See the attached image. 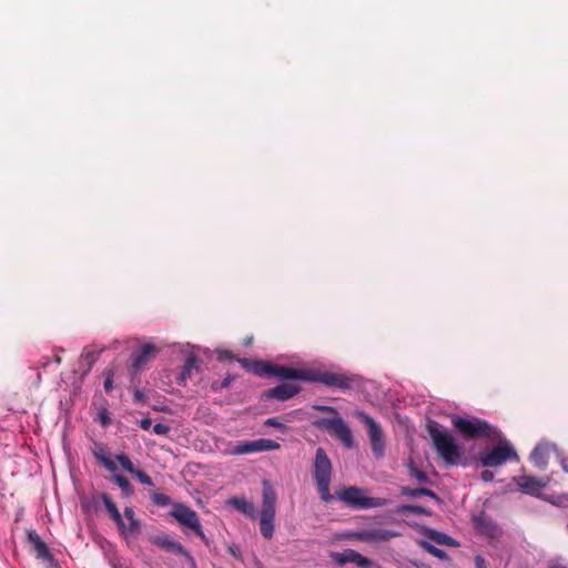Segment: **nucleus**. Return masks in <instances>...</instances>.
<instances>
[{"label":"nucleus","mask_w":568,"mask_h":568,"mask_svg":"<svg viewBox=\"0 0 568 568\" xmlns=\"http://www.w3.org/2000/svg\"><path fill=\"white\" fill-rule=\"evenodd\" d=\"M488 503L484 504V509L473 517L475 530L487 538H494L496 534V525L493 516L488 514Z\"/></svg>","instance_id":"14"},{"label":"nucleus","mask_w":568,"mask_h":568,"mask_svg":"<svg viewBox=\"0 0 568 568\" xmlns=\"http://www.w3.org/2000/svg\"><path fill=\"white\" fill-rule=\"evenodd\" d=\"M481 478H483V480H485V481H491V480H493V478H494V473H493V471H490V470H484V471L481 473Z\"/></svg>","instance_id":"47"},{"label":"nucleus","mask_w":568,"mask_h":568,"mask_svg":"<svg viewBox=\"0 0 568 568\" xmlns=\"http://www.w3.org/2000/svg\"><path fill=\"white\" fill-rule=\"evenodd\" d=\"M54 362H55L57 364H61V357H60V356H55V357H54Z\"/></svg>","instance_id":"52"},{"label":"nucleus","mask_w":568,"mask_h":568,"mask_svg":"<svg viewBox=\"0 0 568 568\" xmlns=\"http://www.w3.org/2000/svg\"><path fill=\"white\" fill-rule=\"evenodd\" d=\"M356 416L366 426L373 455L377 459L384 457L385 440H384V434H383L381 426L369 415L365 414L364 412H357Z\"/></svg>","instance_id":"9"},{"label":"nucleus","mask_w":568,"mask_h":568,"mask_svg":"<svg viewBox=\"0 0 568 568\" xmlns=\"http://www.w3.org/2000/svg\"><path fill=\"white\" fill-rule=\"evenodd\" d=\"M314 479L317 486V491L325 503L333 500V496L329 491V484L332 478V463L326 452L318 447L315 454L314 463Z\"/></svg>","instance_id":"4"},{"label":"nucleus","mask_w":568,"mask_h":568,"mask_svg":"<svg viewBox=\"0 0 568 568\" xmlns=\"http://www.w3.org/2000/svg\"><path fill=\"white\" fill-rule=\"evenodd\" d=\"M100 498H101L102 503L104 504L111 519L115 523L118 528L120 530H124L125 524L123 521V518H122L116 505L113 503L112 498L105 493L101 494Z\"/></svg>","instance_id":"23"},{"label":"nucleus","mask_w":568,"mask_h":568,"mask_svg":"<svg viewBox=\"0 0 568 568\" xmlns=\"http://www.w3.org/2000/svg\"><path fill=\"white\" fill-rule=\"evenodd\" d=\"M141 529V523L136 518L133 520H129V526H125L124 530H121L122 532H125L126 530L131 534L139 532Z\"/></svg>","instance_id":"40"},{"label":"nucleus","mask_w":568,"mask_h":568,"mask_svg":"<svg viewBox=\"0 0 568 568\" xmlns=\"http://www.w3.org/2000/svg\"><path fill=\"white\" fill-rule=\"evenodd\" d=\"M519 457L509 440L499 434L498 462L499 465L506 462H518Z\"/></svg>","instance_id":"21"},{"label":"nucleus","mask_w":568,"mask_h":568,"mask_svg":"<svg viewBox=\"0 0 568 568\" xmlns=\"http://www.w3.org/2000/svg\"><path fill=\"white\" fill-rule=\"evenodd\" d=\"M170 515L184 527L190 528L194 531L205 544H207V538L202 530V526L199 519L197 514L190 507L184 504H174Z\"/></svg>","instance_id":"8"},{"label":"nucleus","mask_w":568,"mask_h":568,"mask_svg":"<svg viewBox=\"0 0 568 568\" xmlns=\"http://www.w3.org/2000/svg\"><path fill=\"white\" fill-rule=\"evenodd\" d=\"M420 545L427 552H429L430 555L438 559L445 560L448 558L447 552L445 550L437 548L427 541H422Z\"/></svg>","instance_id":"32"},{"label":"nucleus","mask_w":568,"mask_h":568,"mask_svg":"<svg viewBox=\"0 0 568 568\" xmlns=\"http://www.w3.org/2000/svg\"><path fill=\"white\" fill-rule=\"evenodd\" d=\"M415 566H416L417 568H428V567H427V566H425V565H418V564H415Z\"/></svg>","instance_id":"53"},{"label":"nucleus","mask_w":568,"mask_h":568,"mask_svg":"<svg viewBox=\"0 0 568 568\" xmlns=\"http://www.w3.org/2000/svg\"><path fill=\"white\" fill-rule=\"evenodd\" d=\"M152 503L159 507H165L171 504V498L162 493H153L151 495Z\"/></svg>","instance_id":"35"},{"label":"nucleus","mask_w":568,"mask_h":568,"mask_svg":"<svg viewBox=\"0 0 568 568\" xmlns=\"http://www.w3.org/2000/svg\"><path fill=\"white\" fill-rule=\"evenodd\" d=\"M521 493L539 497V491L546 483L532 476H520L516 479Z\"/></svg>","instance_id":"17"},{"label":"nucleus","mask_w":568,"mask_h":568,"mask_svg":"<svg viewBox=\"0 0 568 568\" xmlns=\"http://www.w3.org/2000/svg\"><path fill=\"white\" fill-rule=\"evenodd\" d=\"M153 432L156 434V435H168L169 432H170V427L165 424H162V423H158L153 426Z\"/></svg>","instance_id":"42"},{"label":"nucleus","mask_w":568,"mask_h":568,"mask_svg":"<svg viewBox=\"0 0 568 568\" xmlns=\"http://www.w3.org/2000/svg\"><path fill=\"white\" fill-rule=\"evenodd\" d=\"M111 480L120 487L121 493L124 497H129L133 494V487L131 483L123 475L114 474L111 477Z\"/></svg>","instance_id":"28"},{"label":"nucleus","mask_w":568,"mask_h":568,"mask_svg":"<svg viewBox=\"0 0 568 568\" xmlns=\"http://www.w3.org/2000/svg\"><path fill=\"white\" fill-rule=\"evenodd\" d=\"M337 498L353 509H369L388 505L385 498L363 496L362 489L355 486L344 488L336 493Z\"/></svg>","instance_id":"5"},{"label":"nucleus","mask_w":568,"mask_h":568,"mask_svg":"<svg viewBox=\"0 0 568 568\" xmlns=\"http://www.w3.org/2000/svg\"><path fill=\"white\" fill-rule=\"evenodd\" d=\"M233 379L234 377L232 375H227L219 386L215 383H213L212 388L214 390L227 388L232 384Z\"/></svg>","instance_id":"41"},{"label":"nucleus","mask_w":568,"mask_h":568,"mask_svg":"<svg viewBox=\"0 0 568 568\" xmlns=\"http://www.w3.org/2000/svg\"><path fill=\"white\" fill-rule=\"evenodd\" d=\"M229 505H231L233 508H235L237 511L246 515V516H253L254 515V505L246 500L244 497H234L229 500Z\"/></svg>","instance_id":"25"},{"label":"nucleus","mask_w":568,"mask_h":568,"mask_svg":"<svg viewBox=\"0 0 568 568\" xmlns=\"http://www.w3.org/2000/svg\"><path fill=\"white\" fill-rule=\"evenodd\" d=\"M217 359L220 362H226V361L234 359V356H233L232 352L223 349V351L217 352Z\"/></svg>","instance_id":"43"},{"label":"nucleus","mask_w":568,"mask_h":568,"mask_svg":"<svg viewBox=\"0 0 568 568\" xmlns=\"http://www.w3.org/2000/svg\"><path fill=\"white\" fill-rule=\"evenodd\" d=\"M315 410L328 413L332 417L318 418L313 422V426L317 429L327 432L331 436L338 439L346 448L354 447V439L349 427L345 424L339 416L336 408L325 405H314Z\"/></svg>","instance_id":"1"},{"label":"nucleus","mask_w":568,"mask_h":568,"mask_svg":"<svg viewBox=\"0 0 568 568\" xmlns=\"http://www.w3.org/2000/svg\"><path fill=\"white\" fill-rule=\"evenodd\" d=\"M275 507L276 494L273 488L266 481H264L261 515L275 516Z\"/></svg>","instance_id":"20"},{"label":"nucleus","mask_w":568,"mask_h":568,"mask_svg":"<svg viewBox=\"0 0 568 568\" xmlns=\"http://www.w3.org/2000/svg\"><path fill=\"white\" fill-rule=\"evenodd\" d=\"M274 518L275 516L261 515L260 530L264 538L271 539L274 532Z\"/></svg>","instance_id":"27"},{"label":"nucleus","mask_w":568,"mask_h":568,"mask_svg":"<svg viewBox=\"0 0 568 568\" xmlns=\"http://www.w3.org/2000/svg\"><path fill=\"white\" fill-rule=\"evenodd\" d=\"M281 445L274 440L271 439H256V440H246L237 444L233 447L232 454L233 455H247V454H254L260 452H271L280 449Z\"/></svg>","instance_id":"10"},{"label":"nucleus","mask_w":568,"mask_h":568,"mask_svg":"<svg viewBox=\"0 0 568 568\" xmlns=\"http://www.w3.org/2000/svg\"><path fill=\"white\" fill-rule=\"evenodd\" d=\"M28 540L32 545V549L39 559H42L43 561H51L53 559L47 544L36 531L31 530L28 532Z\"/></svg>","instance_id":"18"},{"label":"nucleus","mask_w":568,"mask_h":568,"mask_svg":"<svg viewBox=\"0 0 568 568\" xmlns=\"http://www.w3.org/2000/svg\"><path fill=\"white\" fill-rule=\"evenodd\" d=\"M265 426L275 427L281 430H285L286 426L280 422L278 417H271L264 422Z\"/></svg>","instance_id":"38"},{"label":"nucleus","mask_w":568,"mask_h":568,"mask_svg":"<svg viewBox=\"0 0 568 568\" xmlns=\"http://www.w3.org/2000/svg\"><path fill=\"white\" fill-rule=\"evenodd\" d=\"M231 552H232V555H233L234 557H236V558L239 557V556L236 555V551H234V550H232V549H231Z\"/></svg>","instance_id":"55"},{"label":"nucleus","mask_w":568,"mask_h":568,"mask_svg":"<svg viewBox=\"0 0 568 568\" xmlns=\"http://www.w3.org/2000/svg\"><path fill=\"white\" fill-rule=\"evenodd\" d=\"M396 513L397 514L410 513V514L424 515V516L432 515L430 510L426 509L423 506H418V505H402V506L397 507Z\"/></svg>","instance_id":"29"},{"label":"nucleus","mask_w":568,"mask_h":568,"mask_svg":"<svg viewBox=\"0 0 568 568\" xmlns=\"http://www.w3.org/2000/svg\"><path fill=\"white\" fill-rule=\"evenodd\" d=\"M100 352H97L94 349H90L89 347H84L81 354V357L88 363V368L85 373H89L93 366V364L97 362L99 357Z\"/></svg>","instance_id":"31"},{"label":"nucleus","mask_w":568,"mask_h":568,"mask_svg":"<svg viewBox=\"0 0 568 568\" xmlns=\"http://www.w3.org/2000/svg\"><path fill=\"white\" fill-rule=\"evenodd\" d=\"M113 371L109 369L105 372L104 390L110 393L113 389Z\"/></svg>","instance_id":"39"},{"label":"nucleus","mask_w":568,"mask_h":568,"mask_svg":"<svg viewBox=\"0 0 568 568\" xmlns=\"http://www.w3.org/2000/svg\"><path fill=\"white\" fill-rule=\"evenodd\" d=\"M449 540H450V538L445 535H440V538L436 539L437 542L444 544V545H449V542H448Z\"/></svg>","instance_id":"49"},{"label":"nucleus","mask_w":568,"mask_h":568,"mask_svg":"<svg viewBox=\"0 0 568 568\" xmlns=\"http://www.w3.org/2000/svg\"><path fill=\"white\" fill-rule=\"evenodd\" d=\"M561 467L564 468L565 471H568V457L567 458H562Z\"/></svg>","instance_id":"50"},{"label":"nucleus","mask_w":568,"mask_h":568,"mask_svg":"<svg viewBox=\"0 0 568 568\" xmlns=\"http://www.w3.org/2000/svg\"><path fill=\"white\" fill-rule=\"evenodd\" d=\"M144 400H145L144 394L141 390L136 389L134 392V402L135 403H143Z\"/></svg>","instance_id":"46"},{"label":"nucleus","mask_w":568,"mask_h":568,"mask_svg":"<svg viewBox=\"0 0 568 568\" xmlns=\"http://www.w3.org/2000/svg\"><path fill=\"white\" fill-rule=\"evenodd\" d=\"M116 460L119 462V464L121 465V467L130 473L131 475L134 473V470L136 469L132 463V460L130 459V457L125 454H120V455H116Z\"/></svg>","instance_id":"34"},{"label":"nucleus","mask_w":568,"mask_h":568,"mask_svg":"<svg viewBox=\"0 0 568 568\" xmlns=\"http://www.w3.org/2000/svg\"><path fill=\"white\" fill-rule=\"evenodd\" d=\"M484 466H497V445L493 446L489 452L480 456Z\"/></svg>","instance_id":"33"},{"label":"nucleus","mask_w":568,"mask_h":568,"mask_svg":"<svg viewBox=\"0 0 568 568\" xmlns=\"http://www.w3.org/2000/svg\"><path fill=\"white\" fill-rule=\"evenodd\" d=\"M409 474L420 483H425L428 479L427 475L415 466L409 467Z\"/></svg>","instance_id":"37"},{"label":"nucleus","mask_w":568,"mask_h":568,"mask_svg":"<svg viewBox=\"0 0 568 568\" xmlns=\"http://www.w3.org/2000/svg\"><path fill=\"white\" fill-rule=\"evenodd\" d=\"M307 382L320 383V384H323L331 388L347 390L353 387L354 377H352L345 373L328 372V371H325V372L310 371Z\"/></svg>","instance_id":"7"},{"label":"nucleus","mask_w":568,"mask_h":568,"mask_svg":"<svg viewBox=\"0 0 568 568\" xmlns=\"http://www.w3.org/2000/svg\"><path fill=\"white\" fill-rule=\"evenodd\" d=\"M452 425L464 440L486 439L495 434V428L490 424L477 417L465 418L454 415Z\"/></svg>","instance_id":"2"},{"label":"nucleus","mask_w":568,"mask_h":568,"mask_svg":"<svg viewBox=\"0 0 568 568\" xmlns=\"http://www.w3.org/2000/svg\"><path fill=\"white\" fill-rule=\"evenodd\" d=\"M475 565H476V568H485V560H484V558L480 557V556H476Z\"/></svg>","instance_id":"48"},{"label":"nucleus","mask_w":568,"mask_h":568,"mask_svg":"<svg viewBox=\"0 0 568 568\" xmlns=\"http://www.w3.org/2000/svg\"><path fill=\"white\" fill-rule=\"evenodd\" d=\"M237 362L248 373H252L256 376H270L271 374V365L263 361H251L247 358H237Z\"/></svg>","instance_id":"19"},{"label":"nucleus","mask_w":568,"mask_h":568,"mask_svg":"<svg viewBox=\"0 0 568 568\" xmlns=\"http://www.w3.org/2000/svg\"><path fill=\"white\" fill-rule=\"evenodd\" d=\"M152 544L166 552H173L183 556L192 566L195 567V560L191 554L169 535L161 534L152 538Z\"/></svg>","instance_id":"11"},{"label":"nucleus","mask_w":568,"mask_h":568,"mask_svg":"<svg viewBox=\"0 0 568 568\" xmlns=\"http://www.w3.org/2000/svg\"><path fill=\"white\" fill-rule=\"evenodd\" d=\"M399 536V532L390 529H385L379 526H369L363 529L349 531L347 534V538L351 540L369 544L387 542L390 539Z\"/></svg>","instance_id":"6"},{"label":"nucleus","mask_w":568,"mask_h":568,"mask_svg":"<svg viewBox=\"0 0 568 568\" xmlns=\"http://www.w3.org/2000/svg\"><path fill=\"white\" fill-rule=\"evenodd\" d=\"M308 372L307 369H298L285 365H271V374L270 376H276L286 381H308Z\"/></svg>","instance_id":"15"},{"label":"nucleus","mask_w":568,"mask_h":568,"mask_svg":"<svg viewBox=\"0 0 568 568\" xmlns=\"http://www.w3.org/2000/svg\"><path fill=\"white\" fill-rule=\"evenodd\" d=\"M141 484L152 487L154 485L152 478L141 469H135L132 474Z\"/></svg>","instance_id":"36"},{"label":"nucleus","mask_w":568,"mask_h":568,"mask_svg":"<svg viewBox=\"0 0 568 568\" xmlns=\"http://www.w3.org/2000/svg\"><path fill=\"white\" fill-rule=\"evenodd\" d=\"M196 368V358L193 356L187 357L180 374L181 383H184L186 379L191 378L193 371Z\"/></svg>","instance_id":"30"},{"label":"nucleus","mask_w":568,"mask_h":568,"mask_svg":"<svg viewBox=\"0 0 568 568\" xmlns=\"http://www.w3.org/2000/svg\"><path fill=\"white\" fill-rule=\"evenodd\" d=\"M93 456L100 462L110 473H114L118 469L116 464L108 456L104 447L101 444H95L93 449Z\"/></svg>","instance_id":"24"},{"label":"nucleus","mask_w":568,"mask_h":568,"mask_svg":"<svg viewBox=\"0 0 568 568\" xmlns=\"http://www.w3.org/2000/svg\"><path fill=\"white\" fill-rule=\"evenodd\" d=\"M152 426V419L146 417V418H143L140 420V427L143 429V430H148L150 429Z\"/></svg>","instance_id":"44"},{"label":"nucleus","mask_w":568,"mask_h":568,"mask_svg":"<svg viewBox=\"0 0 568 568\" xmlns=\"http://www.w3.org/2000/svg\"><path fill=\"white\" fill-rule=\"evenodd\" d=\"M159 353L160 348L151 343L142 345L141 348L132 356V374L135 375L143 371Z\"/></svg>","instance_id":"12"},{"label":"nucleus","mask_w":568,"mask_h":568,"mask_svg":"<svg viewBox=\"0 0 568 568\" xmlns=\"http://www.w3.org/2000/svg\"><path fill=\"white\" fill-rule=\"evenodd\" d=\"M531 463L539 468L540 470H545L548 466L549 460V448L547 445H537L531 454H530Z\"/></svg>","instance_id":"22"},{"label":"nucleus","mask_w":568,"mask_h":568,"mask_svg":"<svg viewBox=\"0 0 568 568\" xmlns=\"http://www.w3.org/2000/svg\"><path fill=\"white\" fill-rule=\"evenodd\" d=\"M301 390L300 386L293 385V384H281L273 388H270L263 394V398L270 399L275 398L278 400H287L292 397H294L296 394H298Z\"/></svg>","instance_id":"16"},{"label":"nucleus","mask_w":568,"mask_h":568,"mask_svg":"<svg viewBox=\"0 0 568 568\" xmlns=\"http://www.w3.org/2000/svg\"><path fill=\"white\" fill-rule=\"evenodd\" d=\"M551 568H566V567L557 565V566H554Z\"/></svg>","instance_id":"56"},{"label":"nucleus","mask_w":568,"mask_h":568,"mask_svg":"<svg viewBox=\"0 0 568 568\" xmlns=\"http://www.w3.org/2000/svg\"><path fill=\"white\" fill-rule=\"evenodd\" d=\"M415 566H416L417 568H428V567H427V566H425V565H418V564H415Z\"/></svg>","instance_id":"54"},{"label":"nucleus","mask_w":568,"mask_h":568,"mask_svg":"<svg viewBox=\"0 0 568 568\" xmlns=\"http://www.w3.org/2000/svg\"><path fill=\"white\" fill-rule=\"evenodd\" d=\"M400 495L408 496V497H420V496H428L433 499L439 500L438 496L435 491H433L429 488H409V487H402L400 488Z\"/></svg>","instance_id":"26"},{"label":"nucleus","mask_w":568,"mask_h":568,"mask_svg":"<svg viewBox=\"0 0 568 568\" xmlns=\"http://www.w3.org/2000/svg\"><path fill=\"white\" fill-rule=\"evenodd\" d=\"M101 420L103 425H106L109 423V417L106 415H101Z\"/></svg>","instance_id":"51"},{"label":"nucleus","mask_w":568,"mask_h":568,"mask_svg":"<svg viewBox=\"0 0 568 568\" xmlns=\"http://www.w3.org/2000/svg\"><path fill=\"white\" fill-rule=\"evenodd\" d=\"M332 560L338 565L344 566L346 564H355L359 568H372L374 561L354 549H346L343 552H332Z\"/></svg>","instance_id":"13"},{"label":"nucleus","mask_w":568,"mask_h":568,"mask_svg":"<svg viewBox=\"0 0 568 568\" xmlns=\"http://www.w3.org/2000/svg\"><path fill=\"white\" fill-rule=\"evenodd\" d=\"M437 454L449 465H456L460 459V448L454 437L446 430L439 428L438 424L428 426Z\"/></svg>","instance_id":"3"},{"label":"nucleus","mask_w":568,"mask_h":568,"mask_svg":"<svg viewBox=\"0 0 568 568\" xmlns=\"http://www.w3.org/2000/svg\"><path fill=\"white\" fill-rule=\"evenodd\" d=\"M124 516L128 520H133L135 519V514H134V510L132 507H125L124 508Z\"/></svg>","instance_id":"45"}]
</instances>
